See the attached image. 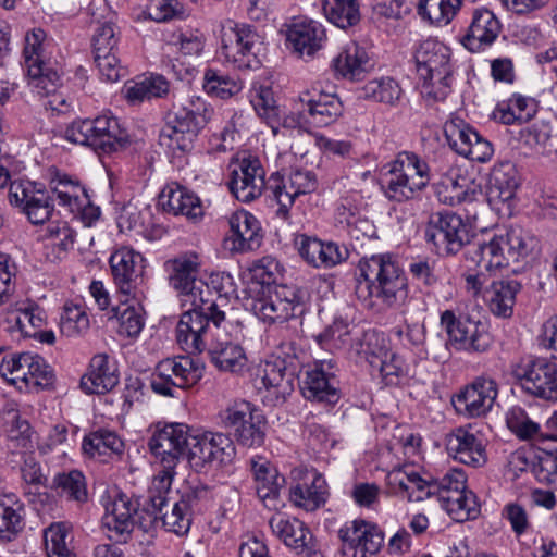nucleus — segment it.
<instances>
[{
  "instance_id": "aec40b11",
  "label": "nucleus",
  "mask_w": 557,
  "mask_h": 557,
  "mask_svg": "<svg viewBox=\"0 0 557 557\" xmlns=\"http://www.w3.org/2000/svg\"><path fill=\"white\" fill-rule=\"evenodd\" d=\"M9 200L11 205L20 207L33 224L45 223L53 211V203L48 194L37 189L36 185L28 181L11 182Z\"/></svg>"
},
{
  "instance_id": "4be33fe9",
  "label": "nucleus",
  "mask_w": 557,
  "mask_h": 557,
  "mask_svg": "<svg viewBox=\"0 0 557 557\" xmlns=\"http://www.w3.org/2000/svg\"><path fill=\"white\" fill-rule=\"evenodd\" d=\"M191 441L189 458L198 459L202 465L227 466L236 456L232 438L224 433L205 432L194 436Z\"/></svg>"
},
{
  "instance_id": "052dcab7",
  "label": "nucleus",
  "mask_w": 557,
  "mask_h": 557,
  "mask_svg": "<svg viewBox=\"0 0 557 557\" xmlns=\"http://www.w3.org/2000/svg\"><path fill=\"white\" fill-rule=\"evenodd\" d=\"M53 484L58 493L70 500L85 503L88 499L86 480L78 470L57 474Z\"/></svg>"
},
{
  "instance_id": "dca6fc26",
  "label": "nucleus",
  "mask_w": 557,
  "mask_h": 557,
  "mask_svg": "<svg viewBox=\"0 0 557 557\" xmlns=\"http://www.w3.org/2000/svg\"><path fill=\"white\" fill-rule=\"evenodd\" d=\"M194 436L189 434V426L184 423H169L157 429L149 440L151 453L160 458V462L177 466L180 458L189 456Z\"/></svg>"
},
{
  "instance_id": "a19ab883",
  "label": "nucleus",
  "mask_w": 557,
  "mask_h": 557,
  "mask_svg": "<svg viewBox=\"0 0 557 557\" xmlns=\"http://www.w3.org/2000/svg\"><path fill=\"white\" fill-rule=\"evenodd\" d=\"M211 362L220 370L240 373L247 366L244 348L231 341H212L207 348Z\"/></svg>"
},
{
  "instance_id": "680f3d73",
  "label": "nucleus",
  "mask_w": 557,
  "mask_h": 557,
  "mask_svg": "<svg viewBox=\"0 0 557 557\" xmlns=\"http://www.w3.org/2000/svg\"><path fill=\"white\" fill-rule=\"evenodd\" d=\"M196 290H188L184 296L187 298L185 301H190L193 308L190 310H199L205 315L211 318L214 327H220L221 323L225 320V311L222 309L221 304L216 298H212V292L209 285L206 284V288H201V294L197 295Z\"/></svg>"
},
{
  "instance_id": "338daca9",
  "label": "nucleus",
  "mask_w": 557,
  "mask_h": 557,
  "mask_svg": "<svg viewBox=\"0 0 557 557\" xmlns=\"http://www.w3.org/2000/svg\"><path fill=\"white\" fill-rule=\"evenodd\" d=\"M61 333L67 337H77L89 330V318L81 306L66 304L60 320Z\"/></svg>"
},
{
  "instance_id": "c85d7f7f",
  "label": "nucleus",
  "mask_w": 557,
  "mask_h": 557,
  "mask_svg": "<svg viewBox=\"0 0 557 557\" xmlns=\"http://www.w3.org/2000/svg\"><path fill=\"white\" fill-rule=\"evenodd\" d=\"M502 30V24L488 9H475L461 44L471 52H480L492 46Z\"/></svg>"
},
{
  "instance_id": "423d86ee",
  "label": "nucleus",
  "mask_w": 557,
  "mask_h": 557,
  "mask_svg": "<svg viewBox=\"0 0 557 557\" xmlns=\"http://www.w3.org/2000/svg\"><path fill=\"white\" fill-rule=\"evenodd\" d=\"M203 369L200 360L190 356L165 358L151 374V388L161 396L175 397L177 389L197 384L203 375Z\"/></svg>"
},
{
  "instance_id": "39448f33",
  "label": "nucleus",
  "mask_w": 557,
  "mask_h": 557,
  "mask_svg": "<svg viewBox=\"0 0 557 557\" xmlns=\"http://www.w3.org/2000/svg\"><path fill=\"white\" fill-rule=\"evenodd\" d=\"M46 33L41 28L27 33L23 50L24 66L27 72L28 85L41 97H51L46 103L51 110L60 111L65 99L57 94L61 86L58 71L46 61L44 40Z\"/></svg>"
},
{
  "instance_id": "bb28decb",
  "label": "nucleus",
  "mask_w": 557,
  "mask_h": 557,
  "mask_svg": "<svg viewBox=\"0 0 557 557\" xmlns=\"http://www.w3.org/2000/svg\"><path fill=\"white\" fill-rule=\"evenodd\" d=\"M230 235L226 242L233 252H247L258 249L263 239L258 219L246 210H238L228 219Z\"/></svg>"
},
{
  "instance_id": "69168bd1",
  "label": "nucleus",
  "mask_w": 557,
  "mask_h": 557,
  "mask_svg": "<svg viewBox=\"0 0 557 557\" xmlns=\"http://www.w3.org/2000/svg\"><path fill=\"white\" fill-rule=\"evenodd\" d=\"M419 91L428 107L444 102L451 91V76L420 77Z\"/></svg>"
},
{
  "instance_id": "393cba45",
  "label": "nucleus",
  "mask_w": 557,
  "mask_h": 557,
  "mask_svg": "<svg viewBox=\"0 0 557 557\" xmlns=\"http://www.w3.org/2000/svg\"><path fill=\"white\" fill-rule=\"evenodd\" d=\"M211 318L199 310H187L182 313L176 325V341L180 347L188 352H202L210 343Z\"/></svg>"
},
{
  "instance_id": "6ab92c4d",
  "label": "nucleus",
  "mask_w": 557,
  "mask_h": 557,
  "mask_svg": "<svg viewBox=\"0 0 557 557\" xmlns=\"http://www.w3.org/2000/svg\"><path fill=\"white\" fill-rule=\"evenodd\" d=\"M274 536L301 557H323L317 548L313 535L297 518L275 513L269 520Z\"/></svg>"
},
{
  "instance_id": "a18cd8bd",
  "label": "nucleus",
  "mask_w": 557,
  "mask_h": 557,
  "mask_svg": "<svg viewBox=\"0 0 557 557\" xmlns=\"http://www.w3.org/2000/svg\"><path fill=\"white\" fill-rule=\"evenodd\" d=\"M505 251L507 264L524 260L535 249L536 238L520 226L509 227L505 234L498 235Z\"/></svg>"
},
{
  "instance_id": "9d476101",
  "label": "nucleus",
  "mask_w": 557,
  "mask_h": 557,
  "mask_svg": "<svg viewBox=\"0 0 557 557\" xmlns=\"http://www.w3.org/2000/svg\"><path fill=\"white\" fill-rule=\"evenodd\" d=\"M221 54L239 70L256 69L259 65L253 51L258 35L249 25L227 23L221 28Z\"/></svg>"
},
{
  "instance_id": "37998d69",
  "label": "nucleus",
  "mask_w": 557,
  "mask_h": 557,
  "mask_svg": "<svg viewBox=\"0 0 557 557\" xmlns=\"http://www.w3.org/2000/svg\"><path fill=\"white\" fill-rule=\"evenodd\" d=\"M121 305L111 308V318L119 321V334L129 338H136L145 326V310L140 299H127L121 296Z\"/></svg>"
},
{
  "instance_id": "774afa93",
  "label": "nucleus",
  "mask_w": 557,
  "mask_h": 557,
  "mask_svg": "<svg viewBox=\"0 0 557 557\" xmlns=\"http://www.w3.org/2000/svg\"><path fill=\"white\" fill-rule=\"evenodd\" d=\"M267 421L258 410L244 425L236 430L237 442L246 447H260L265 438Z\"/></svg>"
},
{
  "instance_id": "bf43d9fd",
  "label": "nucleus",
  "mask_w": 557,
  "mask_h": 557,
  "mask_svg": "<svg viewBox=\"0 0 557 557\" xmlns=\"http://www.w3.org/2000/svg\"><path fill=\"white\" fill-rule=\"evenodd\" d=\"M92 120L100 140V150L103 152L115 151L126 138V134L121 128L117 119L109 114H102Z\"/></svg>"
},
{
  "instance_id": "49530a36",
  "label": "nucleus",
  "mask_w": 557,
  "mask_h": 557,
  "mask_svg": "<svg viewBox=\"0 0 557 557\" xmlns=\"http://www.w3.org/2000/svg\"><path fill=\"white\" fill-rule=\"evenodd\" d=\"M391 476L393 482L406 493L410 502H421L435 495L434 481H428L421 478L420 474L412 469L403 468L394 470Z\"/></svg>"
},
{
  "instance_id": "13d9d810",
  "label": "nucleus",
  "mask_w": 557,
  "mask_h": 557,
  "mask_svg": "<svg viewBox=\"0 0 557 557\" xmlns=\"http://www.w3.org/2000/svg\"><path fill=\"white\" fill-rule=\"evenodd\" d=\"M203 88L213 97L228 99L243 89V83L219 70L207 69L203 75Z\"/></svg>"
},
{
  "instance_id": "4d7b16f0",
  "label": "nucleus",
  "mask_w": 557,
  "mask_h": 557,
  "mask_svg": "<svg viewBox=\"0 0 557 557\" xmlns=\"http://www.w3.org/2000/svg\"><path fill=\"white\" fill-rule=\"evenodd\" d=\"M323 11L327 20L341 28L354 26L360 20L357 0H325Z\"/></svg>"
},
{
  "instance_id": "7ed1b4c3",
  "label": "nucleus",
  "mask_w": 557,
  "mask_h": 557,
  "mask_svg": "<svg viewBox=\"0 0 557 557\" xmlns=\"http://www.w3.org/2000/svg\"><path fill=\"white\" fill-rule=\"evenodd\" d=\"M278 355L263 362L258 369L256 387L264 405L278 406L286 401L294 391V381L300 366L294 343H283Z\"/></svg>"
},
{
  "instance_id": "4c0bfd02",
  "label": "nucleus",
  "mask_w": 557,
  "mask_h": 557,
  "mask_svg": "<svg viewBox=\"0 0 557 557\" xmlns=\"http://www.w3.org/2000/svg\"><path fill=\"white\" fill-rule=\"evenodd\" d=\"M24 528V504L13 493L0 495V542L14 541Z\"/></svg>"
},
{
  "instance_id": "6e6d98bb",
  "label": "nucleus",
  "mask_w": 557,
  "mask_h": 557,
  "mask_svg": "<svg viewBox=\"0 0 557 557\" xmlns=\"http://www.w3.org/2000/svg\"><path fill=\"white\" fill-rule=\"evenodd\" d=\"M175 468L176 466L161 462V469L153 475L148 496L152 509L162 511L169 507L168 495L171 493L172 482L176 474Z\"/></svg>"
},
{
  "instance_id": "0eeeda50",
  "label": "nucleus",
  "mask_w": 557,
  "mask_h": 557,
  "mask_svg": "<svg viewBox=\"0 0 557 557\" xmlns=\"http://www.w3.org/2000/svg\"><path fill=\"white\" fill-rule=\"evenodd\" d=\"M424 236L440 256H454L470 240L468 225L460 215L450 211L432 213Z\"/></svg>"
},
{
  "instance_id": "72a5a7b5",
  "label": "nucleus",
  "mask_w": 557,
  "mask_h": 557,
  "mask_svg": "<svg viewBox=\"0 0 557 557\" xmlns=\"http://www.w3.org/2000/svg\"><path fill=\"white\" fill-rule=\"evenodd\" d=\"M119 383L116 364L106 354H98L90 360L88 371L81 379V388L86 394H106Z\"/></svg>"
},
{
  "instance_id": "8fccbe9b",
  "label": "nucleus",
  "mask_w": 557,
  "mask_h": 557,
  "mask_svg": "<svg viewBox=\"0 0 557 557\" xmlns=\"http://www.w3.org/2000/svg\"><path fill=\"white\" fill-rule=\"evenodd\" d=\"M463 0H420L418 13L422 20L436 26H446L460 10Z\"/></svg>"
},
{
  "instance_id": "473e14b6",
  "label": "nucleus",
  "mask_w": 557,
  "mask_h": 557,
  "mask_svg": "<svg viewBox=\"0 0 557 557\" xmlns=\"http://www.w3.org/2000/svg\"><path fill=\"white\" fill-rule=\"evenodd\" d=\"M200 492L188 488L181 495L178 500L164 510L152 509L156 519H160L164 529L178 536L185 535L191 524L190 510L197 504Z\"/></svg>"
},
{
  "instance_id": "a878e982",
  "label": "nucleus",
  "mask_w": 557,
  "mask_h": 557,
  "mask_svg": "<svg viewBox=\"0 0 557 557\" xmlns=\"http://www.w3.org/2000/svg\"><path fill=\"white\" fill-rule=\"evenodd\" d=\"M249 462L258 497L268 509L278 510L284 505L280 498V491L285 478L262 456H255Z\"/></svg>"
},
{
  "instance_id": "5701e85b",
  "label": "nucleus",
  "mask_w": 557,
  "mask_h": 557,
  "mask_svg": "<svg viewBox=\"0 0 557 557\" xmlns=\"http://www.w3.org/2000/svg\"><path fill=\"white\" fill-rule=\"evenodd\" d=\"M346 552H352V557L375 555L384 542L383 532L364 520H354L338 531Z\"/></svg>"
},
{
  "instance_id": "412c9836",
  "label": "nucleus",
  "mask_w": 557,
  "mask_h": 557,
  "mask_svg": "<svg viewBox=\"0 0 557 557\" xmlns=\"http://www.w3.org/2000/svg\"><path fill=\"white\" fill-rule=\"evenodd\" d=\"M446 449L449 456L473 468L482 467L487 461L483 435L473 428H457L446 435Z\"/></svg>"
},
{
  "instance_id": "09e8293b",
  "label": "nucleus",
  "mask_w": 557,
  "mask_h": 557,
  "mask_svg": "<svg viewBox=\"0 0 557 557\" xmlns=\"http://www.w3.org/2000/svg\"><path fill=\"white\" fill-rule=\"evenodd\" d=\"M518 182L515 168L511 163L495 165L490 175V199L499 202H507L515 197Z\"/></svg>"
},
{
  "instance_id": "864d4df0",
  "label": "nucleus",
  "mask_w": 557,
  "mask_h": 557,
  "mask_svg": "<svg viewBox=\"0 0 557 557\" xmlns=\"http://www.w3.org/2000/svg\"><path fill=\"white\" fill-rule=\"evenodd\" d=\"M533 112L532 99L513 95L507 101L498 103L493 115L503 124L510 125L515 122H527Z\"/></svg>"
},
{
  "instance_id": "ddd939ff",
  "label": "nucleus",
  "mask_w": 557,
  "mask_h": 557,
  "mask_svg": "<svg viewBox=\"0 0 557 557\" xmlns=\"http://www.w3.org/2000/svg\"><path fill=\"white\" fill-rule=\"evenodd\" d=\"M231 168L228 187L237 200L251 202L262 195L265 188V171L258 157H238L231 163Z\"/></svg>"
},
{
  "instance_id": "3c124183",
  "label": "nucleus",
  "mask_w": 557,
  "mask_h": 557,
  "mask_svg": "<svg viewBox=\"0 0 557 557\" xmlns=\"http://www.w3.org/2000/svg\"><path fill=\"white\" fill-rule=\"evenodd\" d=\"M362 97L384 104L395 107L401 99L403 89L392 77H381L369 81L361 89Z\"/></svg>"
},
{
  "instance_id": "0e129e2a",
  "label": "nucleus",
  "mask_w": 557,
  "mask_h": 557,
  "mask_svg": "<svg viewBox=\"0 0 557 557\" xmlns=\"http://www.w3.org/2000/svg\"><path fill=\"white\" fill-rule=\"evenodd\" d=\"M69 527L63 522L49 525L44 532L48 557H75L69 547Z\"/></svg>"
},
{
  "instance_id": "e433bc0d",
  "label": "nucleus",
  "mask_w": 557,
  "mask_h": 557,
  "mask_svg": "<svg viewBox=\"0 0 557 557\" xmlns=\"http://www.w3.org/2000/svg\"><path fill=\"white\" fill-rule=\"evenodd\" d=\"M310 478L289 488V500L307 511H314L326 503L329 486L322 474L311 471Z\"/></svg>"
},
{
  "instance_id": "ea45409f",
  "label": "nucleus",
  "mask_w": 557,
  "mask_h": 557,
  "mask_svg": "<svg viewBox=\"0 0 557 557\" xmlns=\"http://www.w3.org/2000/svg\"><path fill=\"white\" fill-rule=\"evenodd\" d=\"M369 57L366 49L355 41L344 45L338 54L332 61V67L336 75L358 79L366 72Z\"/></svg>"
},
{
  "instance_id": "4468645a",
  "label": "nucleus",
  "mask_w": 557,
  "mask_h": 557,
  "mask_svg": "<svg viewBox=\"0 0 557 557\" xmlns=\"http://www.w3.org/2000/svg\"><path fill=\"white\" fill-rule=\"evenodd\" d=\"M523 391L532 396L557 400V364L546 358L528 360L513 369Z\"/></svg>"
},
{
  "instance_id": "2f4dec72",
  "label": "nucleus",
  "mask_w": 557,
  "mask_h": 557,
  "mask_svg": "<svg viewBox=\"0 0 557 557\" xmlns=\"http://www.w3.org/2000/svg\"><path fill=\"white\" fill-rule=\"evenodd\" d=\"M169 273L170 284L183 296L188 290L201 294V288H206V282L198 277L200 271L199 256L195 252L182 253L164 263Z\"/></svg>"
},
{
  "instance_id": "5fc2aeb1",
  "label": "nucleus",
  "mask_w": 557,
  "mask_h": 557,
  "mask_svg": "<svg viewBox=\"0 0 557 557\" xmlns=\"http://www.w3.org/2000/svg\"><path fill=\"white\" fill-rule=\"evenodd\" d=\"M372 374H379L386 383H394L404 371V360L395 352L380 347L377 351L368 355Z\"/></svg>"
},
{
  "instance_id": "e2e57ef3",
  "label": "nucleus",
  "mask_w": 557,
  "mask_h": 557,
  "mask_svg": "<svg viewBox=\"0 0 557 557\" xmlns=\"http://www.w3.org/2000/svg\"><path fill=\"white\" fill-rule=\"evenodd\" d=\"M32 360H34V355L30 352L5 356L0 363V373L3 377L12 382L21 381L28 387L32 374Z\"/></svg>"
},
{
  "instance_id": "b1692460",
  "label": "nucleus",
  "mask_w": 557,
  "mask_h": 557,
  "mask_svg": "<svg viewBox=\"0 0 557 557\" xmlns=\"http://www.w3.org/2000/svg\"><path fill=\"white\" fill-rule=\"evenodd\" d=\"M301 114L306 122L317 127L327 126L343 114V103L335 94L306 90L299 95Z\"/></svg>"
},
{
  "instance_id": "2eb2a0df",
  "label": "nucleus",
  "mask_w": 557,
  "mask_h": 557,
  "mask_svg": "<svg viewBox=\"0 0 557 557\" xmlns=\"http://www.w3.org/2000/svg\"><path fill=\"white\" fill-rule=\"evenodd\" d=\"M444 135L449 147L467 159L486 162L493 156L492 144L462 119L448 120L444 124Z\"/></svg>"
},
{
  "instance_id": "cd10ccee",
  "label": "nucleus",
  "mask_w": 557,
  "mask_h": 557,
  "mask_svg": "<svg viewBox=\"0 0 557 557\" xmlns=\"http://www.w3.org/2000/svg\"><path fill=\"white\" fill-rule=\"evenodd\" d=\"M450 49L438 40H423L414 52L416 69L420 77L451 76Z\"/></svg>"
},
{
  "instance_id": "c03bdc74",
  "label": "nucleus",
  "mask_w": 557,
  "mask_h": 557,
  "mask_svg": "<svg viewBox=\"0 0 557 557\" xmlns=\"http://www.w3.org/2000/svg\"><path fill=\"white\" fill-rule=\"evenodd\" d=\"M466 260L473 263L475 268L487 272L508 265L498 235L494 236L487 243H474L470 245L466 250Z\"/></svg>"
},
{
  "instance_id": "20e7f679",
  "label": "nucleus",
  "mask_w": 557,
  "mask_h": 557,
  "mask_svg": "<svg viewBox=\"0 0 557 557\" xmlns=\"http://www.w3.org/2000/svg\"><path fill=\"white\" fill-rule=\"evenodd\" d=\"M386 168L383 193L392 201L405 202L413 199L431 181L429 164L411 151L397 153Z\"/></svg>"
},
{
  "instance_id": "9b49d317",
  "label": "nucleus",
  "mask_w": 557,
  "mask_h": 557,
  "mask_svg": "<svg viewBox=\"0 0 557 557\" xmlns=\"http://www.w3.org/2000/svg\"><path fill=\"white\" fill-rule=\"evenodd\" d=\"M110 268L114 284L122 297L127 299H141L143 292V256L128 247H121L110 257Z\"/></svg>"
},
{
  "instance_id": "7c9ffc66",
  "label": "nucleus",
  "mask_w": 557,
  "mask_h": 557,
  "mask_svg": "<svg viewBox=\"0 0 557 557\" xmlns=\"http://www.w3.org/2000/svg\"><path fill=\"white\" fill-rule=\"evenodd\" d=\"M136 505L124 494L115 497L106 507L102 524L108 530V537L116 543H126L134 531Z\"/></svg>"
},
{
  "instance_id": "79ce46f5",
  "label": "nucleus",
  "mask_w": 557,
  "mask_h": 557,
  "mask_svg": "<svg viewBox=\"0 0 557 557\" xmlns=\"http://www.w3.org/2000/svg\"><path fill=\"white\" fill-rule=\"evenodd\" d=\"M82 449L86 456L104 462L113 455H121L124 443L115 432L99 429L84 437Z\"/></svg>"
},
{
  "instance_id": "f704fd0d",
  "label": "nucleus",
  "mask_w": 557,
  "mask_h": 557,
  "mask_svg": "<svg viewBox=\"0 0 557 557\" xmlns=\"http://www.w3.org/2000/svg\"><path fill=\"white\" fill-rule=\"evenodd\" d=\"M287 40L301 57H312L326 40L323 25L314 20L297 18L287 30Z\"/></svg>"
},
{
  "instance_id": "c756f323",
  "label": "nucleus",
  "mask_w": 557,
  "mask_h": 557,
  "mask_svg": "<svg viewBox=\"0 0 557 557\" xmlns=\"http://www.w3.org/2000/svg\"><path fill=\"white\" fill-rule=\"evenodd\" d=\"M299 255L308 264L318 269H331L349 257L348 249L334 242H322L315 237L300 235L296 239Z\"/></svg>"
},
{
  "instance_id": "de8ad7c7",
  "label": "nucleus",
  "mask_w": 557,
  "mask_h": 557,
  "mask_svg": "<svg viewBox=\"0 0 557 557\" xmlns=\"http://www.w3.org/2000/svg\"><path fill=\"white\" fill-rule=\"evenodd\" d=\"M50 188L59 200V205L67 208L71 212L81 210L83 198L88 200L86 189L78 181L66 174H57L50 182Z\"/></svg>"
},
{
  "instance_id": "f03ea898",
  "label": "nucleus",
  "mask_w": 557,
  "mask_h": 557,
  "mask_svg": "<svg viewBox=\"0 0 557 557\" xmlns=\"http://www.w3.org/2000/svg\"><path fill=\"white\" fill-rule=\"evenodd\" d=\"M211 114L212 109L200 96H175L169 121L160 134V143L173 154L190 152Z\"/></svg>"
},
{
  "instance_id": "c9c22d12",
  "label": "nucleus",
  "mask_w": 557,
  "mask_h": 557,
  "mask_svg": "<svg viewBox=\"0 0 557 557\" xmlns=\"http://www.w3.org/2000/svg\"><path fill=\"white\" fill-rule=\"evenodd\" d=\"M163 210L174 215H183L193 222L202 219L205 211L200 198L187 188L168 185L160 194Z\"/></svg>"
},
{
  "instance_id": "1a4fd4ad",
  "label": "nucleus",
  "mask_w": 557,
  "mask_h": 557,
  "mask_svg": "<svg viewBox=\"0 0 557 557\" xmlns=\"http://www.w3.org/2000/svg\"><path fill=\"white\" fill-rule=\"evenodd\" d=\"M246 306L258 319L268 323L285 322L304 311L296 290L287 286L263 290L257 297L248 300Z\"/></svg>"
},
{
  "instance_id": "58836bf2",
  "label": "nucleus",
  "mask_w": 557,
  "mask_h": 557,
  "mask_svg": "<svg viewBox=\"0 0 557 557\" xmlns=\"http://www.w3.org/2000/svg\"><path fill=\"white\" fill-rule=\"evenodd\" d=\"M521 284L516 280H502L491 284L483 297L491 312L497 317L509 318L513 312L516 296Z\"/></svg>"
},
{
  "instance_id": "6e6552de",
  "label": "nucleus",
  "mask_w": 557,
  "mask_h": 557,
  "mask_svg": "<svg viewBox=\"0 0 557 557\" xmlns=\"http://www.w3.org/2000/svg\"><path fill=\"white\" fill-rule=\"evenodd\" d=\"M441 326L448 336V343L457 350L485 352L493 344V337L483 322L470 317H457L451 310L441 313Z\"/></svg>"
},
{
  "instance_id": "a211bd4d",
  "label": "nucleus",
  "mask_w": 557,
  "mask_h": 557,
  "mask_svg": "<svg viewBox=\"0 0 557 557\" xmlns=\"http://www.w3.org/2000/svg\"><path fill=\"white\" fill-rule=\"evenodd\" d=\"M497 396V382L487 375H480L468 384L453 403L458 411L470 418H479L493 409Z\"/></svg>"
},
{
  "instance_id": "603ef678",
  "label": "nucleus",
  "mask_w": 557,
  "mask_h": 557,
  "mask_svg": "<svg viewBox=\"0 0 557 557\" xmlns=\"http://www.w3.org/2000/svg\"><path fill=\"white\" fill-rule=\"evenodd\" d=\"M250 103L252 104L257 114L264 120V122L276 134L280 125V109L275 103L273 91L267 86H255L250 91Z\"/></svg>"
},
{
  "instance_id": "f3484780",
  "label": "nucleus",
  "mask_w": 557,
  "mask_h": 557,
  "mask_svg": "<svg viewBox=\"0 0 557 557\" xmlns=\"http://www.w3.org/2000/svg\"><path fill=\"white\" fill-rule=\"evenodd\" d=\"M297 374L300 392L306 399L326 405H334L339 400L337 381L325 370V361L302 366Z\"/></svg>"
},
{
  "instance_id": "f8f14e48",
  "label": "nucleus",
  "mask_w": 557,
  "mask_h": 557,
  "mask_svg": "<svg viewBox=\"0 0 557 557\" xmlns=\"http://www.w3.org/2000/svg\"><path fill=\"white\" fill-rule=\"evenodd\" d=\"M317 175L309 170H294L287 175L273 173L269 178L268 188L278 203V215L287 218L295 200L318 189Z\"/></svg>"
},
{
  "instance_id": "f257e3e1",
  "label": "nucleus",
  "mask_w": 557,
  "mask_h": 557,
  "mask_svg": "<svg viewBox=\"0 0 557 557\" xmlns=\"http://www.w3.org/2000/svg\"><path fill=\"white\" fill-rule=\"evenodd\" d=\"M355 294L366 308H399L408 299L405 271L391 253L372 255L359 260Z\"/></svg>"
}]
</instances>
